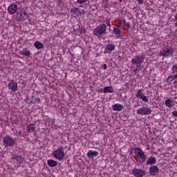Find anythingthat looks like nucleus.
<instances>
[{
    "instance_id": "obj_17",
    "label": "nucleus",
    "mask_w": 177,
    "mask_h": 177,
    "mask_svg": "<svg viewBox=\"0 0 177 177\" xmlns=\"http://www.w3.org/2000/svg\"><path fill=\"white\" fill-rule=\"evenodd\" d=\"M112 109L113 111H122V109H124V106L122 104H115L112 106Z\"/></svg>"
},
{
    "instance_id": "obj_38",
    "label": "nucleus",
    "mask_w": 177,
    "mask_h": 177,
    "mask_svg": "<svg viewBox=\"0 0 177 177\" xmlns=\"http://www.w3.org/2000/svg\"><path fill=\"white\" fill-rule=\"evenodd\" d=\"M137 1L138 2V3H143V0H137Z\"/></svg>"
},
{
    "instance_id": "obj_4",
    "label": "nucleus",
    "mask_w": 177,
    "mask_h": 177,
    "mask_svg": "<svg viewBox=\"0 0 177 177\" xmlns=\"http://www.w3.org/2000/svg\"><path fill=\"white\" fill-rule=\"evenodd\" d=\"M145 55L134 56L131 59V63L135 66H141L142 63L145 62Z\"/></svg>"
},
{
    "instance_id": "obj_33",
    "label": "nucleus",
    "mask_w": 177,
    "mask_h": 177,
    "mask_svg": "<svg viewBox=\"0 0 177 177\" xmlns=\"http://www.w3.org/2000/svg\"><path fill=\"white\" fill-rule=\"evenodd\" d=\"M174 19H175V21H176V22L174 24V26H175V27H177V13L175 15Z\"/></svg>"
},
{
    "instance_id": "obj_3",
    "label": "nucleus",
    "mask_w": 177,
    "mask_h": 177,
    "mask_svg": "<svg viewBox=\"0 0 177 177\" xmlns=\"http://www.w3.org/2000/svg\"><path fill=\"white\" fill-rule=\"evenodd\" d=\"M53 154V157L58 160V161H62L64 158V148L63 147H59L54 151Z\"/></svg>"
},
{
    "instance_id": "obj_6",
    "label": "nucleus",
    "mask_w": 177,
    "mask_h": 177,
    "mask_svg": "<svg viewBox=\"0 0 177 177\" xmlns=\"http://www.w3.org/2000/svg\"><path fill=\"white\" fill-rule=\"evenodd\" d=\"M137 113L141 115H149L151 114V109L146 106H142L137 110Z\"/></svg>"
},
{
    "instance_id": "obj_18",
    "label": "nucleus",
    "mask_w": 177,
    "mask_h": 177,
    "mask_svg": "<svg viewBox=\"0 0 177 177\" xmlns=\"http://www.w3.org/2000/svg\"><path fill=\"white\" fill-rule=\"evenodd\" d=\"M98 154H99V152L96 151L90 150L87 153V157H88V158H93L94 157H96L97 156H98Z\"/></svg>"
},
{
    "instance_id": "obj_32",
    "label": "nucleus",
    "mask_w": 177,
    "mask_h": 177,
    "mask_svg": "<svg viewBox=\"0 0 177 177\" xmlns=\"http://www.w3.org/2000/svg\"><path fill=\"white\" fill-rule=\"evenodd\" d=\"M71 12H73V13H74V15H75L77 13V12H78V8H74L73 9L71 10Z\"/></svg>"
},
{
    "instance_id": "obj_20",
    "label": "nucleus",
    "mask_w": 177,
    "mask_h": 177,
    "mask_svg": "<svg viewBox=\"0 0 177 177\" xmlns=\"http://www.w3.org/2000/svg\"><path fill=\"white\" fill-rule=\"evenodd\" d=\"M26 129L29 133H31L35 131V124L30 123L26 127Z\"/></svg>"
},
{
    "instance_id": "obj_28",
    "label": "nucleus",
    "mask_w": 177,
    "mask_h": 177,
    "mask_svg": "<svg viewBox=\"0 0 177 177\" xmlns=\"http://www.w3.org/2000/svg\"><path fill=\"white\" fill-rule=\"evenodd\" d=\"M140 70V65H136V69L133 70V73L138 74V72H139Z\"/></svg>"
},
{
    "instance_id": "obj_9",
    "label": "nucleus",
    "mask_w": 177,
    "mask_h": 177,
    "mask_svg": "<svg viewBox=\"0 0 177 177\" xmlns=\"http://www.w3.org/2000/svg\"><path fill=\"white\" fill-rule=\"evenodd\" d=\"M113 50H115V45L112 44H108L105 46L104 53V55H106V53H111L112 52H113Z\"/></svg>"
},
{
    "instance_id": "obj_39",
    "label": "nucleus",
    "mask_w": 177,
    "mask_h": 177,
    "mask_svg": "<svg viewBox=\"0 0 177 177\" xmlns=\"http://www.w3.org/2000/svg\"><path fill=\"white\" fill-rule=\"evenodd\" d=\"M174 77L176 78V80H177V74L174 75Z\"/></svg>"
},
{
    "instance_id": "obj_10",
    "label": "nucleus",
    "mask_w": 177,
    "mask_h": 177,
    "mask_svg": "<svg viewBox=\"0 0 177 177\" xmlns=\"http://www.w3.org/2000/svg\"><path fill=\"white\" fill-rule=\"evenodd\" d=\"M8 89H10L12 92H16L17 91V88H19L17 85V82H15V80H10V83L8 85Z\"/></svg>"
},
{
    "instance_id": "obj_37",
    "label": "nucleus",
    "mask_w": 177,
    "mask_h": 177,
    "mask_svg": "<svg viewBox=\"0 0 177 177\" xmlns=\"http://www.w3.org/2000/svg\"><path fill=\"white\" fill-rule=\"evenodd\" d=\"M106 26H108V27H110V20H108L106 21Z\"/></svg>"
},
{
    "instance_id": "obj_25",
    "label": "nucleus",
    "mask_w": 177,
    "mask_h": 177,
    "mask_svg": "<svg viewBox=\"0 0 177 177\" xmlns=\"http://www.w3.org/2000/svg\"><path fill=\"white\" fill-rule=\"evenodd\" d=\"M113 32L117 35H121V30L118 28H113Z\"/></svg>"
},
{
    "instance_id": "obj_23",
    "label": "nucleus",
    "mask_w": 177,
    "mask_h": 177,
    "mask_svg": "<svg viewBox=\"0 0 177 177\" xmlns=\"http://www.w3.org/2000/svg\"><path fill=\"white\" fill-rule=\"evenodd\" d=\"M34 46L36 48V49H42V48H44V44L41 43L40 41H36L34 44Z\"/></svg>"
},
{
    "instance_id": "obj_31",
    "label": "nucleus",
    "mask_w": 177,
    "mask_h": 177,
    "mask_svg": "<svg viewBox=\"0 0 177 177\" xmlns=\"http://www.w3.org/2000/svg\"><path fill=\"white\" fill-rule=\"evenodd\" d=\"M173 73H177V64H174L172 68Z\"/></svg>"
},
{
    "instance_id": "obj_34",
    "label": "nucleus",
    "mask_w": 177,
    "mask_h": 177,
    "mask_svg": "<svg viewBox=\"0 0 177 177\" xmlns=\"http://www.w3.org/2000/svg\"><path fill=\"white\" fill-rule=\"evenodd\" d=\"M172 115H174V117H177V111H174L172 112Z\"/></svg>"
},
{
    "instance_id": "obj_29",
    "label": "nucleus",
    "mask_w": 177,
    "mask_h": 177,
    "mask_svg": "<svg viewBox=\"0 0 177 177\" xmlns=\"http://www.w3.org/2000/svg\"><path fill=\"white\" fill-rule=\"evenodd\" d=\"M89 0H77V3H79V5H82V3H86V2H88Z\"/></svg>"
},
{
    "instance_id": "obj_24",
    "label": "nucleus",
    "mask_w": 177,
    "mask_h": 177,
    "mask_svg": "<svg viewBox=\"0 0 177 177\" xmlns=\"http://www.w3.org/2000/svg\"><path fill=\"white\" fill-rule=\"evenodd\" d=\"M142 89H139L138 91L137 94L136 95V97H138L139 99H141L142 97L145 96V95L143 94V92H142Z\"/></svg>"
},
{
    "instance_id": "obj_15",
    "label": "nucleus",
    "mask_w": 177,
    "mask_h": 177,
    "mask_svg": "<svg viewBox=\"0 0 177 177\" xmlns=\"http://www.w3.org/2000/svg\"><path fill=\"white\" fill-rule=\"evenodd\" d=\"M157 162V159H156V157L151 156L147 160V165H154Z\"/></svg>"
},
{
    "instance_id": "obj_11",
    "label": "nucleus",
    "mask_w": 177,
    "mask_h": 177,
    "mask_svg": "<svg viewBox=\"0 0 177 177\" xmlns=\"http://www.w3.org/2000/svg\"><path fill=\"white\" fill-rule=\"evenodd\" d=\"M17 5L16 4H10L8 8V12L10 15H15L16 12H17Z\"/></svg>"
},
{
    "instance_id": "obj_13",
    "label": "nucleus",
    "mask_w": 177,
    "mask_h": 177,
    "mask_svg": "<svg viewBox=\"0 0 177 177\" xmlns=\"http://www.w3.org/2000/svg\"><path fill=\"white\" fill-rule=\"evenodd\" d=\"M158 171L160 169H158V167L156 165H152L149 168V174L151 175V176H154V175H157L158 174Z\"/></svg>"
},
{
    "instance_id": "obj_41",
    "label": "nucleus",
    "mask_w": 177,
    "mask_h": 177,
    "mask_svg": "<svg viewBox=\"0 0 177 177\" xmlns=\"http://www.w3.org/2000/svg\"><path fill=\"white\" fill-rule=\"evenodd\" d=\"M120 2H122V0H120Z\"/></svg>"
},
{
    "instance_id": "obj_21",
    "label": "nucleus",
    "mask_w": 177,
    "mask_h": 177,
    "mask_svg": "<svg viewBox=\"0 0 177 177\" xmlns=\"http://www.w3.org/2000/svg\"><path fill=\"white\" fill-rule=\"evenodd\" d=\"M19 55H22V56H31V53L30 50H27V48H24L22 50L19 51Z\"/></svg>"
},
{
    "instance_id": "obj_19",
    "label": "nucleus",
    "mask_w": 177,
    "mask_h": 177,
    "mask_svg": "<svg viewBox=\"0 0 177 177\" xmlns=\"http://www.w3.org/2000/svg\"><path fill=\"white\" fill-rule=\"evenodd\" d=\"M165 104L167 107H174V106H175V101L171 99H167L165 100Z\"/></svg>"
},
{
    "instance_id": "obj_40",
    "label": "nucleus",
    "mask_w": 177,
    "mask_h": 177,
    "mask_svg": "<svg viewBox=\"0 0 177 177\" xmlns=\"http://www.w3.org/2000/svg\"><path fill=\"white\" fill-rule=\"evenodd\" d=\"M174 84H177V81H175V82H174Z\"/></svg>"
},
{
    "instance_id": "obj_2",
    "label": "nucleus",
    "mask_w": 177,
    "mask_h": 177,
    "mask_svg": "<svg viewBox=\"0 0 177 177\" xmlns=\"http://www.w3.org/2000/svg\"><path fill=\"white\" fill-rule=\"evenodd\" d=\"M134 153L138 157L139 162L141 164H143V162H146V160L147 158L146 155L145 154V152L143 151V150H142L139 147L134 148Z\"/></svg>"
},
{
    "instance_id": "obj_16",
    "label": "nucleus",
    "mask_w": 177,
    "mask_h": 177,
    "mask_svg": "<svg viewBox=\"0 0 177 177\" xmlns=\"http://www.w3.org/2000/svg\"><path fill=\"white\" fill-rule=\"evenodd\" d=\"M47 164L50 168H54L55 167H57V161L53 159H48L47 160Z\"/></svg>"
},
{
    "instance_id": "obj_27",
    "label": "nucleus",
    "mask_w": 177,
    "mask_h": 177,
    "mask_svg": "<svg viewBox=\"0 0 177 177\" xmlns=\"http://www.w3.org/2000/svg\"><path fill=\"white\" fill-rule=\"evenodd\" d=\"M123 26L124 28H131V25L129 23L126 22L125 20H123Z\"/></svg>"
},
{
    "instance_id": "obj_12",
    "label": "nucleus",
    "mask_w": 177,
    "mask_h": 177,
    "mask_svg": "<svg viewBox=\"0 0 177 177\" xmlns=\"http://www.w3.org/2000/svg\"><path fill=\"white\" fill-rule=\"evenodd\" d=\"M12 160H15L17 162H19V164H23L24 162V158L21 157V155H11Z\"/></svg>"
},
{
    "instance_id": "obj_8",
    "label": "nucleus",
    "mask_w": 177,
    "mask_h": 177,
    "mask_svg": "<svg viewBox=\"0 0 177 177\" xmlns=\"http://www.w3.org/2000/svg\"><path fill=\"white\" fill-rule=\"evenodd\" d=\"M132 174L136 177H143L146 175V172L143 169L134 168L132 169Z\"/></svg>"
},
{
    "instance_id": "obj_1",
    "label": "nucleus",
    "mask_w": 177,
    "mask_h": 177,
    "mask_svg": "<svg viewBox=\"0 0 177 177\" xmlns=\"http://www.w3.org/2000/svg\"><path fill=\"white\" fill-rule=\"evenodd\" d=\"M106 24H102L98 26L97 28L94 29L93 34L96 35L98 38H102L104 34H106Z\"/></svg>"
},
{
    "instance_id": "obj_35",
    "label": "nucleus",
    "mask_w": 177,
    "mask_h": 177,
    "mask_svg": "<svg viewBox=\"0 0 177 177\" xmlns=\"http://www.w3.org/2000/svg\"><path fill=\"white\" fill-rule=\"evenodd\" d=\"M103 68L104 70H107V65L106 64L103 65Z\"/></svg>"
},
{
    "instance_id": "obj_5",
    "label": "nucleus",
    "mask_w": 177,
    "mask_h": 177,
    "mask_svg": "<svg viewBox=\"0 0 177 177\" xmlns=\"http://www.w3.org/2000/svg\"><path fill=\"white\" fill-rule=\"evenodd\" d=\"M159 56H163L164 57H169V56H174V49L165 48L160 51Z\"/></svg>"
},
{
    "instance_id": "obj_7",
    "label": "nucleus",
    "mask_w": 177,
    "mask_h": 177,
    "mask_svg": "<svg viewBox=\"0 0 177 177\" xmlns=\"http://www.w3.org/2000/svg\"><path fill=\"white\" fill-rule=\"evenodd\" d=\"M17 19L19 21H24L28 19V14L25 11H19L17 12Z\"/></svg>"
},
{
    "instance_id": "obj_42",
    "label": "nucleus",
    "mask_w": 177,
    "mask_h": 177,
    "mask_svg": "<svg viewBox=\"0 0 177 177\" xmlns=\"http://www.w3.org/2000/svg\"><path fill=\"white\" fill-rule=\"evenodd\" d=\"M30 103H32H32H34V102H32V101H31Z\"/></svg>"
},
{
    "instance_id": "obj_30",
    "label": "nucleus",
    "mask_w": 177,
    "mask_h": 177,
    "mask_svg": "<svg viewBox=\"0 0 177 177\" xmlns=\"http://www.w3.org/2000/svg\"><path fill=\"white\" fill-rule=\"evenodd\" d=\"M142 102H145V103L149 102V98H147V96L144 95L142 98Z\"/></svg>"
},
{
    "instance_id": "obj_14",
    "label": "nucleus",
    "mask_w": 177,
    "mask_h": 177,
    "mask_svg": "<svg viewBox=\"0 0 177 177\" xmlns=\"http://www.w3.org/2000/svg\"><path fill=\"white\" fill-rule=\"evenodd\" d=\"M3 142L4 144H6L7 146H13L15 145V140L12 139L10 137H5L3 140Z\"/></svg>"
},
{
    "instance_id": "obj_26",
    "label": "nucleus",
    "mask_w": 177,
    "mask_h": 177,
    "mask_svg": "<svg viewBox=\"0 0 177 177\" xmlns=\"http://www.w3.org/2000/svg\"><path fill=\"white\" fill-rule=\"evenodd\" d=\"M174 80H176L175 75H171L169 77H167L166 81H167V82H172V81H174Z\"/></svg>"
},
{
    "instance_id": "obj_22",
    "label": "nucleus",
    "mask_w": 177,
    "mask_h": 177,
    "mask_svg": "<svg viewBox=\"0 0 177 177\" xmlns=\"http://www.w3.org/2000/svg\"><path fill=\"white\" fill-rule=\"evenodd\" d=\"M104 93H114V88L111 86H105L104 88Z\"/></svg>"
},
{
    "instance_id": "obj_36",
    "label": "nucleus",
    "mask_w": 177,
    "mask_h": 177,
    "mask_svg": "<svg viewBox=\"0 0 177 177\" xmlns=\"http://www.w3.org/2000/svg\"><path fill=\"white\" fill-rule=\"evenodd\" d=\"M35 100L38 102V103H41V99L40 98H35Z\"/></svg>"
}]
</instances>
